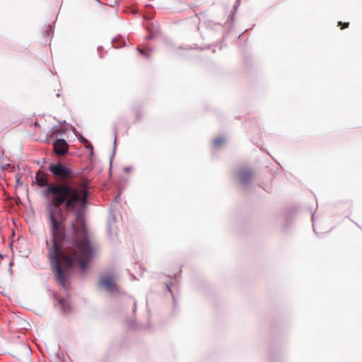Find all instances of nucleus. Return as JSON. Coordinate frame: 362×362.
Masks as SVG:
<instances>
[{
  "label": "nucleus",
  "instance_id": "obj_2",
  "mask_svg": "<svg viewBox=\"0 0 362 362\" xmlns=\"http://www.w3.org/2000/svg\"><path fill=\"white\" fill-rule=\"evenodd\" d=\"M49 171L55 176L62 178L72 177V170L61 163H52L49 167Z\"/></svg>",
  "mask_w": 362,
  "mask_h": 362
},
{
  "label": "nucleus",
  "instance_id": "obj_12",
  "mask_svg": "<svg viewBox=\"0 0 362 362\" xmlns=\"http://www.w3.org/2000/svg\"><path fill=\"white\" fill-rule=\"evenodd\" d=\"M81 141L83 144H86V143H88V141L87 139H86L85 138L82 137L81 139Z\"/></svg>",
  "mask_w": 362,
  "mask_h": 362
},
{
  "label": "nucleus",
  "instance_id": "obj_11",
  "mask_svg": "<svg viewBox=\"0 0 362 362\" xmlns=\"http://www.w3.org/2000/svg\"><path fill=\"white\" fill-rule=\"evenodd\" d=\"M139 52L142 54H144V55H148V54L146 53V52L145 50H143V49H139Z\"/></svg>",
  "mask_w": 362,
  "mask_h": 362
},
{
  "label": "nucleus",
  "instance_id": "obj_6",
  "mask_svg": "<svg viewBox=\"0 0 362 362\" xmlns=\"http://www.w3.org/2000/svg\"><path fill=\"white\" fill-rule=\"evenodd\" d=\"M35 180H36L37 184L40 187L47 186V188L48 186L50 185L48 184V179H47V175L42 172L38 171L36 173Z\"/></svg>",
  "mask_w": 362,
  "mask_h": 362
},
{
  "label": "nucleus",
  "instance_id": "obj_1",
  "mask_svg": "<svg viewBox=\"0 0 362 362\" xmlns=\"http://www.w3.org/2000/svg\"><path fill=\"white\" fill-rule=\"evenodd\" d=\"M52 195L48 214L50 237L46 240L47 257L58 283L65 289L70 270L78 267L85 272L95 256L85 224L88 203L86 187L52 184L43 192Z\"/></svg>",
  "mask_w": 362,
  "mask_h": 362
},
{
  "label": "nucleus",
  "instance_id": "obj_8",
  "mask_svg": "<svg viewBox=\"0 0 362 362\" xmlns=\"http://www.w3.org/2000/svg\"><path fill=\"white\" fill-rule=\"evenodd\" d=\"M11 161L8 158L2 156V158H1V167L2 170L8 169L11 165Z\"/></svg>",
  "mask_w": 362,
  "mask_h": 362
},
{
  "label": "nucleus",
  "instance_id": "obj_15",
  "mask_svg": "<svg viewBox=\"0 0 362 362\" xmlns=\"http://www.w3.org/2000/svg\"><path fill=\"white\" fill-rule=\"evenodd\" d=\"M86 144H87V145H89V146L92 147V146H91V144H89V143H88H88H86Z\"/></svg>",
  "mask_w": 362,
  "mask_h": 362
},
{
  "label": "nucleus",
  "instance_id": "obj_13",
  "mask_svg": "<svg viewBox=\"0 0 362 362\" xmlns=\"http://www.w3.org/2000/svg\"><path fill=\"white\" fill-rule=\"evenodd\" d=\"M348 25H349V23H344V24H343V26H342V28H341L343 29V28H347V27H348Z\"/></svg>",
  "mask_w": 362,
  "mask_h": 362
},
{
  "label": "nucleus",
  "instance_id": "obj_16",
  "mask_svg": "<svg viewBox=\"0 0 362 362\" xmlns=\"http://www.w3.org/2000/svg\"><path fill=\"white\" fill-rule=\"evenodd\" d=\"M136 304L134 303V310H136Z\"/></svg>",
  "mask_w": 362,
  "mask_h": 362
},
{
  "label": "nucleus",
  "instance_id": "obj_4",
  "mask_svg": "<svg viewBox=\"0 0 362 362\" xmlns=\"http://www.w3.org/2000/svg\"><path fill=\"white\" fill-rule=\"evenodd\" d=\"M54 151L58 156H64L68 151V144L63 139H57L53 143Z\"/></svg>",
  "mask_w": 362,
  "mask_h": 362
},
{
  "label": "nucleus",
  "instance_id": "obj_3",
  "mask_svg": "<svg viewBox=\"0 0 362 362\" xmlns=\"http://www.w3.org/2000/svg\"><path fill=\"white\" fill-rule=\"evenodd\" d=\"M115 276L113 274H107L102 276L99 285L107 288L110 293H115L117 291V285L115 284Z\"/></svg>",
  "mask_w": 362,
  "mask_h": 362
},
{
  "label": "nucleus",
  "instance_id": "obj_14",
  "mask_svg": "<svg viewBox=\"0 0 362 362\" xmlns=\"http://www.w3.org/2000/svg\"><path fill=\"white\" fill-rule=\"evenodd\" d=\"M86 144H87V145H89V146L92 147V146H91V144H89V143H88H88H86Z\"/></svg>",
  "mask_w": 362,
  "mask_h": 362
},
{
  "label": "nucleus",
  "instance_id": "obj_9",
  "mask_svg": "<svg viewBox=\"0 0 362 362\" xmlns=\"http://www.w3.org/2000/svg\"><path fill=\"white\" fill-rule=\"evenodd\" d=\"M224 141H225V139H224L223 138L218 137V138H216V139H214V146L218 147V146H219L221 144L224 143Z\"/></svg>",
  "mask_w": 362,
  "mask_h": 362
},
{
  "label": "nucleus",
  "instance_id": "obj_7",
  "mask_svg": "<svg viewBox=\"0 0 362 362\" xmlns=\"http://www.w3.org/2000/svg\"><path fill=\"white\" fill-rule=\"evenodd\" d=\"M54 298L58 300L64 313L69 312L70 305L67 299L58 298L56 294L54 295Z\"/></svg>",
  "mask_w": 362,
  "mask_h": 362
},
{
  "label": "nucleus",
  "instance_id": "obj_5",
  "mask_svg": "<svg viewBox=\"0 0 362 362\" xmlns=\"http://www.w3.org/2000/svg\"><path fill=\"white\" fill-rule=\"evenodd\" d=\"M252 177V172L250 169H243L239 173V179L242 184L245 185L249 182Z\"/></svg>",
  "mask_w": 362,
  "mask_h": 362
},
{
  "label": "nucleus",
  "instance_id": "obj_10",
  "mask_svg": "<svg viewBox=\"0 0 362 362\" xmlns=\"http://www.w3.org/2000/svg\"><path fill=\"white\" fill-rule=\"evenodd\" d=\"M117 39H115V40H112V46H113L114 47H115V48H118V47H122V44L117 45Z\"/></svg>",
  "mask_w": 362,
  "mask_h": 362
}]
</instances>
